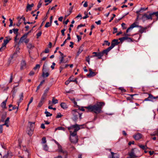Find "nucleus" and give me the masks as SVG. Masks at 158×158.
I'll return each mask as SVG.
<instances>
[{
  "instance_id": "59",
  "label": "nucleus",
  "mask_w": 158,
  "mask_h": 158,
  "mask_svg": "<svg viewBox=\"0 0 158 158\" xmlns=\"http://www.w3.org/2000/svg\"><path fill=\"white\" fill-rule=\"evenodd\" d=\"M49 52V49L48 48H46L44 51L45 53H48Z\"/></svg>"
},
{
  "instance_id": "43",
  "label": "nucleus",
  "mask_w": 158,
  "mask_h": 158,
  "mask_svg": "<svg viewBox=\"0 0 158 158\" xmlns=\"http://www.w3.org/2000/svg\"><path fill=\"white\" fill-rule=\"evenodd\" d=\"M104 43L103 44H102V45H104L105 44H106V45H107L108 46H109L110 44V43L109 42H108V41H106V40H105L104 41Z\"/></svg>"
},
{
  "instance_id": "57",
  "label": "nucleus",
  "mask_w": 158,
  "mask_h": 158,
  "mask_svg": "<svg viewBox=\"0 0 158 158\" xmlns=\"http://www.w3.org/2000/svg\"><path fill=\"white\" fill-rule=\"evenodd\" d=\"M74 104V106L75 107H76L77 108H78L79 106L77 105V102L75 101L73 102Z\"/></svg>"
},
{
  "instance_id": "26",
  "label": "nucleus",
  "mask_w": 158,
  "mask_h": 158,
  "mask_svg": "<svg viewBox=\"0 0 158 158\" xmlns=\"http://www.w3.org/2000/svg\"><path fill=\"white\" fill-rule=\"evenodd\" d=\"M60 106L63 109H66L68 108L66 104L64 102H62L60 104Z\"/></svg>"
},
{
  "instance_id": "4",
  "label": "nucleus",
  "mask_w": 158,
  "mask_h": 158,
  "mask_svg": "<svg viewBox=\"0 0 158 158\" xmlns=\"http://www.w3.org/2000/svg\"><path fill=\"white\" fill-rule=\"evenodd\" d=\"M80 110H74L72 111V114L73 115V119L74 121L77 120L79 118H81V114L79 113Z\"/></svg>"
},
{
  "instance_id": "12",
  "label": "nucleus",
  "mask_w": 158,
  "mask_h": 158,
  "mask_svg": "<svg viewBox=\"0 0 158 158\" xmlns=\"http://www.w3.org/2000/svg\"><path fill=\"white\" fill-rule=\"evenodd\" d=\"M27 33H25L20 38L19 43H22L27 39Z\"/></svg>"
},
{
  "instance_id": "47",
  "label": "nucleus",
  "mask_w": 158,
  "mask_h": 158,
  "mask_svg": "<svg viewBox=\"0 0 158 158\" xmlns=\"http://www.w3.org/2000/svg\"><path fill=\"white\" fill-rule=\"evenodd\" d=\"M42 141L43 143H45L46 142V138L45 137H43L42 139Z\"/></svg>"
},
{
  "instance_id": "63",
  "label": "nucleus",
  "mask_w": 158,
  "mask_h": 158,
  "mask_svg": "<svg viewBox=\"0 0 158 158\" xmlns=\"http://www.w3.org/2000/svg\"><path fill=\"white\" fill-rule=\"evenodd\" d=\"M70 44L69 45V47H71V48H73V45L74 44L72 42H70Z\"/></svg>"
},
{
  "instance_id": "7",
  "label": "nucleus",
  "mask_w": 158,
  "mask_h": 158,
  "mask_svg": "<svg viewBox=\"0 0 158 158\" xmlns=\"http://www.w3.org/2000/svg\"><path fill=\"white\" fill-rule=\"evenodd\" d=\"M119 44L117 40L114 39L112 42L111 45L109 47L111 49H112L115 45H117Z\"/></svg>"
},
{
  "instance_id": "49",
  "label": "nucleus",
  "mask_w": 158,
  "mask_h": 158,
  "mask_svg": "<svg viewBox=\"0 0 158 158\" xmlns=\"http://www.w3.org/2000/svg\"><path fill=\"white\" fill-rule=\"evenodd\" d=\"M6 48V46H4L3 44H2L1 47L0 48V51H2L3 50Z\"/></svg>"
},
{
  "instance_id": "51",
  "label": "nucleus",
  "mask_w": 158,
  "mask_h": 158,
  "mask_svg": "<svg viewBox=\"0 0 158 158\" xmlns=\"http://www.w3.org/2000/svg\"><path fill=\"white\" fill-rule=\"evenodd\" d=\"M3 125H0V133H1L3 131Z\"/></svg>"
},
{
  "instance_id": "31",
  "label": "nucleus",
  "mask_w": 158,
  "mask_h": 158,
  "mask_svg": "<svg viewBox=\"0 0 158 158\" xmlns=\"http://www.w3.org/2000/svg\"><path fill=\"white\" fill-rule=\"evenodd\" d=\"M44 82V80H43L41 82L40 85L37 87L36 92H37V91L40 89V86L42 85V84Z\"/></svg>"
},
{
  "instance_id": "60",
  "label": "nucleus",
  "mask_w": 158,
  "mask_h": 158,
  "mask_svg": "<svg viewBox=\"0 0 158 158\" xmlns=\"http://www.w3.org/2000/svg\"><path fill=\"white\" fill-rule=\"evenodd\" d=\"M89 60H90V59L89 58V56H88L86 58V61L88 62V64H89Z\"/></svg>"
},
{
  "instance_id": "5",
  "label": "nucleus",
  "mask_w": 158,
  "mask_h": 158,
  "mask_svg": "<svg viewBox=\"0 0 158 158\" xmlns=\"http://www.w3.org/2000/svg\"><path fill=\"white\" fill-rule=\"evenodd\" d=\"M153 15V13H150L149 14L145 13L143 15L142 19L144 22L146 20H152V16Z\"/></svg>"
},
{
  "instance_id": "17",
  "label": "nucleus",
  "mask_w": 158,
  "mask_h": 158,
  "mask_svg": "<svg viewBox=\"0 0 158 158\" xmlns=\"http://www.w3.org/2000/svg\"><path fill=\"white\" fill-rule=\"evenodd\" d=\"M129 155L131 158H135L137 156L135 153L134 149H132L131 152L129 153Z\"/></svg>"
},
{
  "instance_id": "61",
  "label": "nucleus",
  "mask_w": 158,
  "mask_h": 158,
  "mask_svg": "<svg viewBox=\"0 0 158 158\" xmlns=\"http://www.w3.org/2000/svg\"><path fill=\"white\" fill-rule=\"evenodd\" d=\"M62 115L60 114V113H58L56 116V118H61Z\"/></svg>"
},
{
  "instance_id": "16",
  "label": "nucleus",
  "mask_w": 158,
  "mask_h": 158,
  "mask_svg": "<svg viewBox=\"0 0 158 158\" xmlns=\"http://www.w3.org/2000/svg\"><path fill=\"white\" fill-rule=\"evenodd\" d=\"M124 35H125V36L121 38H119V40L121 42H122L124 40H127L128 38V37L127 36H130V35L127 34L126 33H125L124 34Z\"/></svg>"
},
{
  "instance_id": "38",
  "label": "nucleus",
  "mask_w": 158,
  "mask_h": 158,
  "mask_svg": "<svg viewBox=\"0 0 158 158\" xmlns=\"http://www.w3.org/2000/svg\"><path fill=\"white\" fill-rule=\"evenodd\" d=\"M40 67V65L39 64H37L35 66L34 68V69L36 70L37 69H39Z\"/></svg>"
},
{
  "instance_id": "2",
  "label": "nucleus",
  "mask_w": 158,
  "mask_h": 158,
  "mask_svg": "<svg viewBox=\"0 0 158 158\" xmlns=\"http://www.w3.org/2000/svg\"><path fill=\"white\" fill-rule=\"evenodd\" d=\"M104 103L102 102L97 103L94 105H90L88 106L85 107L87 109L86 110V112H93L96 114H99L101 112L102 107L104 105Z\"/></svg>"
},
{
  "instance_id": "32",
  "label": "nucleus",
  "mask_w": 158,
  "mask_h": 158,
  "mask_svg": "<svg viewBox=\"0 0 158 158\" xmlns=\"http://www.w3.org/2000/svg\"><path fill=\"white\" fill-rule=\"evenodd\" d=\"M31 7L30 6V5L28 4L27 6L26 11H28V10L30 11L31 10Z\"/></svg>"
},
{
  "instance_id": "39",
  "label": "nucleus",
  "mask_w": 158,
  "mask_h": 158,
  "mask_svg": "<svg viewBox=\"0 0 158 158\" xmlns=\"http://www.w3.org/2000/svg\"><path fill=\"white\" fill-rule=\"evenodd\" d=\"M13 30L14 32V33L15 34H18V31L19 29L17 28L16 29H13Z\"/></svg>"
},
{
  "instance_id": "19",
  "label": "nucleus",
  "mask_w": 158,
  "mask_h": 158,
  "mask_svg": "<svg viewBox=\"0 0 158 158\" xmlns=\"http://www.w3.org/2000/svg\"><path fill=\"white\" fill-rule=\"evenodd\" d=\"M12 156V154L11 152H8L5 155L3 158H11Z\"/></svg>"
},
{
  "instance_id": "9",
  "label": "nucleus",
  "mask_w": 158,
  "mask_h": 158,
  "mask_svg": "<svg viewBox=\"0 0 158 158\" xmlns=\"http://www.w3.org/2000/svg\"><path fill=\"white\" fill-rule=\"evenodd\" d=\"M28 123L29 125H30V130L31 131V132L30 133H28V134L31 136L32 135L33 131V127L34 126V124L35 123H31V122H29Z\"/></svg>"
},
{
  "instance_id": "14",
  "label": "nucleus",
  "mask_w": 158,
  "mask_h": 158,
  "mask_svg": "<svg viewBox=\"0 0 158 158\" xmlns=\"http://www.w3.org/2000/svg\"><path fill=\"white\" fill-rule=\"evenodd\" d=\"M89 74L87 75L88 77H91L95 76L97 74V73L92 71V69H89Z\"/></svg>"
},
{
  "instance_id": "42",
  "label": "nucleus",
  "mask_w": 158,
  "mask_h": 158,
  "mask_svg": "<svg viewBox=\"0 0 158 158\" xmlns=\"http://www.w3.org/2000/svg\"><path fill=\"white\" fill-rule=\"evenodd\" d=\"M43 148H44V150H45L46 151H47L48 150V146L47 145H46V144L44 145L43 147Z\"/></svg>"
},
{
  "instance_id": "29",
  "label": "nucleus",
  "mask_w": 158,
  "mask_h": 158,
  "mask_svg": "<svg viewBox=\"0 0 158 158\" xmlns=\"http://www.w3.org/2000/svg\"><path fill=\"white\" fill-rule=\"evenodd\" d=\"M58 103V101L57 99H55V98L53 97L52 98V103L53 104H56Z\"/></svg>"
},
{
  "instance_id": "44",
  "label": "nucleus",
  "mask_w": 158,
  "mask_h": 158,
  "mask_svg": "<svg viewBox=\"0 0 158 158\" xmlns=\"http://www.w3.org/2000/svg\"><path fill=\"white\" fill-rule=\"evenodd\" d=\"M13 73H11L10 74V81H9V83H10L12 81V80L13 79Z\"/></svg>"
},
{
  "instance_id": "35",
  "label": "nucleus",
  "mask_w": 158,
  "mask_h": 158,
  "mask_svg": "<svg viewBox=\"0 0 158 158\" xmlns=\"http://www.w3.org/2000/svg\"><path fill=\"white\" fill-rule=\"evenodd\" d=\"M45 114H46V117L51 116L52 115V114H50L49 112L47 111L45 112Z\"/></svg>"
},
{
  "instance_id": "21",
  "label": "nucleus",
  "mask_w": 158,
  "mask_h": 158,
  "mask_svg": "<svg viewBox=\"0 0 158 158\" xmlns=\"http://www.w3.org/2000/svg\"><path fill=\"white\" fill-rule=\"evenodd\" d=\"M9 119L10 118L9 117L7 118L5 121V123L3 125L4 126L6 125V127H9V123L10 122Z\"/></svg>"
},
{
  "instance_id": "3",
  "label": "nucleus",
  "mask_w": 158,
  "mask_h": 158,
  "mask_svg": "<svg viewBox=\"0 0 158 158\" xmlns=\"http://www.w3.org/2000/svg\"><path fill=\"white\" fill-rule=\"evenodd\" d=\"M137 24V23L135 22L131 24L130 27L128 28L127 30L126 33H127L130 30H131L133 28L136 27H139L141 28V29L139 30V32L140 33H142L143 32H146V30L147 29V27H142L141 26H139Z\"/></svg>"
},
{
  "instance_id": "56",
  "label": "nucleus",
  "mask_w": 158,
  "mask_h": 158,
  "mask_svg": "<svg viewBox=\"0 0 158 158\" xmlns=\"http://www.w3.org/2000/svg\"><path fill=\"white\" fill-rule=\"evenodd\" d=\"M113 17H112L109 21V22H110L114 19V18L115 17L116 15L115 14H113Z\"/></svg>"
},
{
  "instance_id": "33",
  "label": "nucleus",
  "mask_w": 158,
  "mask_h": 158,
  "mask_svg": "<svg viewBox=\"0 0 158 158\" xmlns=\"http://www.w3.org/2000/svg\"><path fill=\"white\" fill-rule=\"evenodd\" d=\"M10 40H7L6 39H5L4 40L3 43L2 44H3L4 46H6V44L9 42Z\"/></svg>"
},
{
  "instance_id": "15",
  "label": "nucleus",
  "mask_w": 158,
  "mask_h": 158,
  "mask_svg": "<svg viewBox=\"0 0 158 158\" xmlns=\"http://www.w3.org/2000/svg\"><path fill=\"white\" fill-rule=\"evenodd\" d=\"M142 135L141 133H138L133 136L136 140H139L142 138Z\"/></svg>"
},
{
  "instance_id": "41",
  "label": "nucleus",
  "mask_w": 158,
  "mask_h": 158,
  "mask_svg": "<svg viewBox=\"0 0 158 158\" xmlns=\"http://www.w3.org/2000/svg\"><path fill=\"white\" fill-rule=\"evenodd\" d=\"M118 89L121 90L122 92L124 93L126 91V90L123 87H119Z\"/></svg>"
},
{
  "instance_id": "22",
  "label": "nucleus",
  "mask_w": 158,
  "mask_h": 158,
  "mask_svg": "<svg viewBox=\"0 0 158 158\" xmlns=\"http://www.w3.org/2000/svg\"><path fill=\"white\" fill-rule=\"evenodd\" d=\"M111 49L109 48L108 47L106 49H105L103 50L102 52V54L103 55L104 54H106L107 55L108 53L109 52Z\"/></svg>"
},
{
  "instance_id": "1",
  "label": "nucleus",
  "mask_w": 158,
  "mask_h": 158,
  "mask_svg": "<svg viewBox=\"0 0 158 158\" xmlns=\"http://www.w3.org/2000/svg\"><path fill=\"white\" fill-rule=\"evenodd\" d=\"M85 126V124L82 125H78L77 124L71 125L70 127H68V130L70 133V139L72 143H76L78 141V138L77 136V132L81 128H83Z\"/></svg>"
},
{
  "instance_id": "46",
  "label": "nucleus",
  "mask_w": 158,
  "mask_h": 158,
  "mask_svg": "<svg viewBox=\"0 0 158 158\" xmlns=\"http://www.w3.org/2000/svg\"><path fill=\"white\" fill-rule=\"evenodd\" d=\"M42 33L41 31L38 32L36 35L37 38H38L41 35Z\"/></svg>"
},
{
  "instance_id": "50",
  "label": "nucleus",
  "mask_w": 158,
  "mask_h": 158,
  "mask_svg": "<svg viewBox=\"0 0 158 158\" xmlns=\"http://www.w3.org/2000/svg\"><path fill=\"white\" fill-rule=\"evenodd\" d=\"M157 133V131H154L153 133L151 134L150 135L151 136H153L155 135H156Z\"/></svg>"
},
{
  "instance_id": "36",
  "label": "nucleus",
  "mask_w": 158,
  "mask_h": 158,
  "mask_svg": "<svg viewBox=\"0 0 158 158\" xmlns=\"http://www.w3.org/2000/svg\"><path fill=\"white\" fill-rule=\"evenodd\" d=\"M69 80H70V81H72V82H76L77 83V79H74H74H73V77H71L69 79Z\"/></svg>"
},
{
  "instance_id": "37",
  "label": "nucleus",
  "mask_w": 158,
  "mask_h": 158,
  "mask_svg": "<svg viewBox=\"0 0 158 158\" xmlns=\"http://www.w3.org/2000/svg\"><path fill=\"white\" fill-rule=\"evenodd\" d=\"M83 50V48L81 47L79 48L78 50V52H77L78 55L79 54L81 53L82 52Z\"/></svg>"
},
{
  "instance_id": "27",
  "label": "nucleus",
  "mask_w": 158,
  "mask_h": 158,
  "mask_svg": "<svg viewBox=\"0 0 158 158\" xmlns=\"http://www.w3.org/2000/svg\"><path fill=\"white\" fill-rule=\"evenodd\" d=\"M44 102V100L41 98V100H40V102H39V103H38V107H41L42 106V105H43Z\"/></svg>"
},
{
  "instance_id": "20",
  "label": "nucleus",
  "mask_w": 158,
  "mask_h": 158,
  "mask_svg": "<svg viewBox=\"0 0 158 158\" xmlns=\"http://www.w3.org/2000/svg\"><path fill=\"white\" fill-rule=\"evenodd\" d=\"M103 56L102 53L101 52H98L97 55H93L91 57L97 56L98 59H101Z\"/></svg>"
},
{
  "instance_id": "52",
  "label": "nucleus",
  "mask_w": 158,
  "mask_h": 158,
  "mask_svg": "<svg viewBox=\"0 0 158 158\" xmlns=\"http://www.w3.org/2000/svg\"><path fill=\"white\" fill-rule=\"evenodd\" d=\"M6 117V114H5L4 115H2V120L3 121L4 120L5 118Z\"/></svg>"
},
{
  "instance_id": "23",
  "label": "nucleus",
  "mask_w": 158,
  "mask_h": 158,
  "mask_svg": "<svg viewBox=\"0 0 158 158\" xmlns=\"http://www.w3.org/2000/svg\"><path fill=\"white\" fill-rule=\"evenodd\" d=\"M108 150H109L111 152V153L112 155V158H119V156L118 155H117V156H114V154H116V153H114L113 152H111V149H109Z\"/></svg>"
},
{
  "instance_id": "18",
  "label": "nucleus",
  "mask_w": 158,
  "mask_h": 158,
  "mask_svg": "<svg viewBox=\"0 0 158 158\" xmlns=\"http://www.w3.org/2000/svg\"><path fill=\"white\" fill-rule=\"evenodd\" d=\"M23 93H21L19 95V101L17 102V104L18 105V106H19L20 103L23 100Z\"/></svg>"
},
{
  "instance_id": "58",
  "label": "nucleus",
  "mask_w": 158,
  "mask_h": 158,
  "mask_svg": "<svg viewBox=\"0 0 158 158\" xmlns=\"http://www.w3.org/2000/svg\"><path fill=\"white\" fill-rule=\"evenodd\" d=\"M12 107H12V110H15L16 109L18 110V109H19V106H18H18H17V107H16L15 106H13Z\"/></svg>"
},
{
  "instance_id": "8",
  "label": "nucleus",
  "mask_w": 158,
  "mask_h": 158,
  "mask_svg": "<svg viewBox=\"0 0 158 158\" xmlns=\"http://www.w3.org/2000/svg\"><path fill=\"white\" fill-rule=\"evenodd\" d=\"M58 146V148L57 149V151L58 152L62 153L65 155H67V151L65 150H63L61 145H59Z\"/></svg>"
},
{
  "instance_id": "25",
  "label": "nucleus",
  "mask_w": 158,
  "mask_h": 158,
  "mask_svg": "<svg viewBox=\"0 0 158 158\" xmlns=\"http://www.w3.org/2000/svg\"><path fill=\"white\" fill-rule=\"evenodd\" d=\"M7 98L1 104V106L2 107L3 109H5L6 108V103L7 101Z\"/></svg>"
},
{
  "instance_id": "34",
  "label": "nucleus",
  "mask_w": 158,
  "mask_h": 158,
  "mask_svg": "<svg viewBox=\"0 0 158 158\" xmlns=\"http://www.w3.org/2000/svg\"><path fill=\"white\" fill-rule=\"evenodd\" d=\"M57 130L64 131L65 128L61 127H60L56 128L55 130L56 131Z\"/></svg>"
},
{
  "instance_id": "6",
  "label": "nucleus",
  "mask_w": 158,
  "mask_h": 158,
  "mask_svg": "<svg viewBox=\"0 0 158 158\" xmlns=\"http://www.w3.org/2000/svg\"><path fill=\"white\" fill-rule=\"evenodd\" d=\"M148 97L145 98L143 101V102L144 101L153 102L154 99H155L158 98V97H154L152 95L150 94H148Z\"/></svg>"
},
{
  "instance_id": "62",
  "label": "nucleus",
  "mask_w": 158,
  "mask_h": 158,
  "mask_svg": "<svg viewBox=\"0 0 158 158\" xmlns=\"http://www.w3.org/2000/svg\"><path fill=\"white\" fill-rule=\"evenodd\" d=\"M77 37L78 39V42H79L80 40H81V36H80L78 35H77Z\"/></svg>"
},
{
  "instance_id": "10",
  "label": "nucleus",
  "mask_w": 158,
  "mask_h": 158,
  "mask_svg": "<svg viewBox=\"0 0 158 158\" xmlns=\"http://www.w3.org/2000/svg\"><path fill=\"white\" fill-rule=\"evenodd\" d=\"M49 89V87H47L46 89L44 91V93L43 94L41 98V99H43L44 100L45 99L47 96V94L48 92Z\"/></svg>"
},
{
  "instance_id": "24",
  "label": "nucleus",
  "mask_w": 158,
  "mask_h": 158,
  "mask_svg": "<svg viewBox=\"0 0 158 158\" xmlns=\"http://www.w3.org/2000/svg\"><path fill=\"white\" fill-rule=\"evenodd\" d=\"M26 64L25 61H23L21 63V65L20 67V69L22 70L24 69L26 67Z\"/></svg>"
},
{
  "instance_id": "53",
  "label": "nucleus",
  "mask_w": 158,
  "mask_h": 158,
  "mask_svg": "<svg viewBox=\"0 0 158 158\" xmlns=\"http://www.w3.org/2000/svg\"><path fill=\"white\" fill-rule=\"evenodd\" d=\"M121 25L123 29H126V27H125L126 24L125 23H122Z\"/></svg>"
},
{
  "instance_id": "13",
  "label": "nucleus",
  "mask_w": 158,
  "mask_h": 158,
  "mask_svg": "<svg viewBox=\"0 0 158 158\" xmlns=\"http://www.w3.org/2000/svg\"><path fill=\"white\" fill-rule=\"evenodd\" d=\"M45 66L44 64L43 68V72L42 74V77H48L49 75V74L48 72H45L44 70L45 69Z\"/></svg>"
},
{
  "instance_id": "40",
  "label": "nucleus",
  "mask_w": 158,
  "mask_h": 158,
  "mask_svg": "<svg viewBox=\"0 0 158 158\" xmlns=\"http://www.w3.org/2000/svg\"><path fill=\"white\" fill-rule=\"evenodd\" d=\"M51 22H47L46 23L45 25V27H49L51 25Z\"/></svg>"
},
{
  "instance_id": "54",
  "label": "nucleus",
  "mask_w": 158,
  "mask_h": 158,
  "mask_svg": "<svg viewBox=\"0 0 158 158\" xmlns=\"http://www.w3.org/2000/svg\"><path fill=\"white\" fill-rule=\"evenodd\" d=\"M113 34H114L117 32V29L116 27H114L113 28Z\"/></svg>"
},
{
  "instance_id": "30",
  "label": "nucleus",
  "mask_w": 158,
  "mask_h": 158,
  "mask_svg": "<svg viewBox=\"0 0 158 158\" xmlns=\"http://www.w3.org/2000/svg\"><path fill=\"white\" fill-rule=\"evenodd\" d=\"M27 47L28 48L32 49L34 48V46L31 44H29L27 45Z\"/></svg>"
},
{
  "instance_id": "11",
  "label": "nucleus",
  "mask_w": 158,
  "mask_h": 158,
  "mask_svg": "<svg viewBox=\"0 0 158 158\" xmlns=\"http://www.w3.org/2000/svg\"><path fill=\"white\" fill-rule=\"evenodd\" d=\"M65 57H66V56L64 55L60 56L59 57L60 62L59 63L60 64H61V63H65L68 62V60L66 61H64V59Z\"/></svg>"
},
{
  "instance_id": "55",
  "label": "nucleus",
  "mask_w": 158,
  "mask_h": 158,
  "mask_svg": "<svg viewBox=\"0 0 158 158\" xmlns=\"http://www.w3.org/2000/svg\"><path fill=\"white\" fill-rule=\"evenodd\" d=\"M65 31V29H64L61 30V31L62 33V35H63V36H64L65 35V34H64V32Z\"/></svg>"
},
{
  "instance_id": "45",
  "label": "nucleus",
  "mask_w": 158,
  "mask_h": 158,
  "mask_svg": "<svg viewBox=\"0 0 158 158\" xmlns=\"http://www.w3.org/2000/svg\"><path fill=\"white\" fill-rule=\"evenodd\" d=\"M157 9L158 10V7ZM153 14L154 15H155V16L156 17L157 19L158 20V11L153 12Z\"/></svg>"
},
{
  "instance_id": "48",
  "label": "nucleus",
  "mask_w": 158,
  "mask_h": 158,
  "mask_svg": "<svg viewBox=\"0 0 158 158\" xmlns=\"http://www.w3.org/2000/svg\"><path fill=\"white\" fill-rule=\"evenodd\" d=\"M42 5V3L41 2V1H40L38 3V5L37 6V9L38 10L39 8L41 7Z\"/></svg>"
},
{
  "instance_id": "64",
  "label": "nucleus",
  "mask_w": 158,
  "mask_h": 158,
  "mask_svg": "<svg viewBox=\"0 0 158 158\" xmlns=\"http://www.w3.org/2000/svg\"><path fill=\"white\" fill-rule=\"evenodd\" d=\"M29 39H26L24 41V42L26 44H27L29 42Z\"/></svg>"
},
{
  "instance_id": "28",
  "label": "nucleus",
  "mask_w": 158,
  "mask_h": 158,
  "mask_svg": "<svg viewBox=\"0 0 158 158\" xmlns=\"http://www.w3.org/2000/svg\"><path fill=\"white\" fill-rule=\"evenodd\" d=\"M138 146L139 147L143 150L146 149L148 148V147L146 145H143L141 144H139Z\"/></svg>"
}]
</instances>
